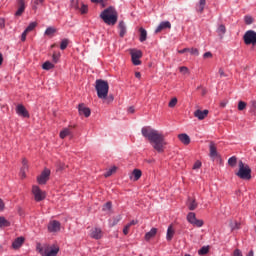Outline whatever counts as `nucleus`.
Segmentation results:
<instances>
[{
    "label": "nucleus",
    "mask_w": 256,
    "mask_h": 256,
    "mask_svg": "<svg viewBox=\"0 0 256 256\" xmlns=\"http://www.w3.org/2000/svg\"><path fill=\"white\" fill-rule=\"evenodd\" d=\"M141 133L143 137L148 139L155 151L158 153H163V151H165V146L167 145V142H165V135L149 126L143 127Z\"/></svg>",
    "instance_id": "obj_1"
},
{
    "label": "nucleus",
    "mask_w": 256,
    "mask_h": 256,
    "mask_svg": "<svg viewBox=\"0 0 256 256\" xmlns=\"http://www.w3.org/2000/svg\"><path fill=\"white\" fill-rule=\"evenodd\" d=\"M100 17L106 25H115L118 19L117 10L113 7H109L100 14Z\"/></svg>",
    "instance_id": "obj_2"
},
{
    "label": "nucleus",
    "mask_w": 256,
    "mask_h": 256,
    "mask_svg": "<svg viewBox=\"0 0 256 256\" xmlns=\"http://www.w3.org/2000/svg\"><path fill=\"white\" fill-rule=\"evenodd\" d=\"M36 251H38L41 256H57V253H59V248L55 245L51 246L49 244L37 243Z\"/></svg>",
    "instance_id": "obj_3"
},
{
    "label": "nucleus",
    "mask_w": 256,
    "mask_h": 256,
    "mask_svg": "<svg viewBox=\"0 0 256 256\" xmlns=\"http://www.w3.org/2000/svg\"><path fill=\"white\" fill-rule=\"evenodd\" d=\"M95 89L99 99H107V95H109V82L98 79L96 80Z\"/></svg>",
    "instance_id": "obj_4"
},
{
    "label": "nucleus",
    "mask_w": 256,
    "mask_h": 256,
    "mask_svg": "<svg viewBox=\"0 0 256 256\" xmlns=\"http://www.w3.org/2000/svg\"><path fill=\"white\" fill-rule=\"evenodd\" d=\"M237 177L240 179H245L249 181L251 179V168L249 165H245L243 161L239 162V171L236 173Z\"/></svg>",
    "instance_id": "obj_5"
},
{
    "label": "nucleus",
    "mask_w": 256,
    "mask_h": 256,
    "mask_svg": "<svg viewBox=\"0 0 256 256\" xmlns=\"http://www.w3.org/2000/svg\"><path fill=\"white\" fill-rule=\"evenodd\" d=\"M244 43L245 45H253L255 47L256 45V32L253 30H248L245 32L244 36Z\"/></svg>",
    "instance_id": "obj_6"
},
{
    "label": "nucleus",
    "mask_w": 256,
    "mask_h": 256,
    "mask_svg": "<svg viewBox=\"0 0 256 256\" xmlns=\"http://www.w3.org/2000/svg\"><path fill=\"white\" fill-rule=\"evenodd\" d=\"M32 194L34 196L35 201L37 202L43 201L47 197V194H45V192L41 190L39 186L32 187Z\"/></svg>",
    "instance_id": "obj_7"
},
{
    "label": "nucleus",
    "mask_w": 256,
    "mask_h": 256,
    "mask_svg": "<svg viewBox=\"0 0 256 256\" xmlns=\"http://www.w3.org/2000/svg\"><path fill=\"white\" fill-rule=\"evenodd\" d=\"M130 55H131L133 65H140L141 64L140 59L143 57V52H141V50L131 49L130 50Z\"/></svg>",
    "instance_id": "obj_8"
},
{
    "label": "nucleus",
    "mask_w": 256,
    "mask_h": 256,
    "mask_svg": "<svg viewBox=\"0 0 256 256\" xmlns=\"http://www.w3.org/2000/svg\"><path fill=\"white\" fill-rule=\"evenodd\" d=\"M187 221H188V223H190L194 227H201L205 223V222H203V220L197 219V216L195 215L194 212L188 213Z\"/></svg>",
    "instance_id": "obj_9"
},
{
    "label": "nucleus",
    "mask_w": 256,
    "mask_h": 256,
    "mask_svg": "<svg viewBox=\"0 0 256 256\" xmlns=\"http://www.w3.org/2000/svg\"><path fill=\"white\" fill-rule=\"evenodd\" d=\"M51 175V170L44 169V171L40 174V176L37 177V182L39 185H45L47 181H49V177Z\"/></svg>",
    "instance_id": "obj_10"
},
{
    "label": "nucleus",
    "mask_w": 256,
    "mask_h": 256,
    "mask_svg": "<svg viewBox=\"0 0 256 256\" xmlns=\"http://www.w3.org/2000/svg\"><path fill=\"white\" fill-rule=\"evenodd\" d=\"M49 233H57L61 231V223L57 220H52L48 224Z\"/></svg>",
    "instance_id": "obj_11"
},
{
    "label": "nucleus",
    "mask_w": 256,
    "mask_h": 256,
    "mask_svg": "<svg viewBox=\"0 0 256 256\" xmlns=\"http://www.w3.org/2000/svg\"><path fill=\"white\" fill-rule=\"evenodd\" d=\"M16 113L17 115H19L20 117H25V118H29V111H27V109L25 108V106H23V104H18L16 107Z\"/></svg>",
    "instance_id": "obj_12"
},
{
    "label": "nucleus",
    "mask_w": 256,
    "mask_h": 256,
    "mask_svg": "<svg viewBox=\"0 0 256 256\" xmlns=\"http://www.w3.org/2000/svg\"><path fill=\"white\" fill-rule=\"evenodd\" d=\"M18 9L15 13L16 17H21L25 13V0H18Z\"/></svg>",
    "instance_id": "obj_13"
},
{
    "label": "nucleus",
    "mask_w": 256,
    "mask_h": 256,
    "mask_svg": "<svg viewBox=\"0 0 256 256\" xmlns=\"http://www.w3.org/2000/svg\"><path fill=\"white\" fill-rule=\"evenodd\" d=\"M208 115H209V110L198 109L194 112V117L199 119V121H203V119H205V117H207Z\"/></svg>",
    "instance_id": "obj_14"
},
{
    "label": "nucleus",
    "mask_w": 256,
    "mask_h": 256,
    "mask_svg": "<svg viewBox=\"0 0 256 256\" xmlns=\"http://www.w3.org/2000/svg\"><path fill=\"white\" fill-rule=\"evenodd\" d=\"M78 111L80 115H84L85 117L91 116V109L85 107V104H79Z\"/></svg>",
    "instance_id": "obj_15"
},
{
    "label": "nucleus",
    "mask_w": 256,
    "mask_h": 256,
    "mask_svg": "<svg viewBox=\"0 0 256 256\" xmlns=\"http://www.w3.org/2000/svg\"><path fill=\"white\" fill-rule=\"evenodd\" d=\"M90 236L92 239L99 240L101 237H103V231H101V228H93L91 230Z\"/></svg>",
    "instance_id": "obj_16"
},
{
    "label": "nucleus",
    "mask_w": 256,
    "mask_h": 256,
    "mask_svg": "<svg viewBox=\"0 0 256 256\" xmlns=\"http://www.w3.org/2000/svg\"><path fill=\"white\" fill-rule=\"evenodd\" d=\"M209 149L211 159H217V157H219V153L217 152V146H215L214 142H210Z\"/></svg>",
    "instance_id": "obj_17"
},
{
    "label": "nucleus",
    "mask_w": 256,
    "mask_h": 256,
    "mask_svg": "<svg viewBox=\"0 0 256 256\" xmlns=\"http://www.w3.org/2000/svg\"><path fill=\"white\" fill-rule=\"evenodd\" d=\"M163 29H171V22L169 21L161 22L159 26L156 28L155 33H161Z\"/></svg>",
    "instance_id": "obj_18"
},
{
    "label": "nucleus",
    "mask_w": 256,
    "mask_h": 256,
    "mask_svg": "<svg viewBox=\"0 0 256 256\" xmlns=\"http://www.w3.org/2000/svg\"><path fill=\"white\" fill-rule=\"evenodd\" d=\"M178 139L183 145H189V143H191V138L186 133L179 134Z\"/></svg>",
    "instance_id": "obj_19"
},
{
    "label": "nucleus",
    "mask_w": 256,
    "mask_h": 256,
    "mask_svg": "<svg viewBox=\"0 0 256 256\" xmlns=\"http://www.w3.org/2000/svg\"><path fill=\"white\" fill-rule=\"evenodd\" d=\"M23 243H25V238L18 237L12 243V247H13V249H19V247H21V245H23Z\"/></svg>",
    "instance_id": "obj_20"
},
{
    "label": "nucleus",
    "mask_w": 256,
    "mask_h": 256,
    "mask_svg": "<svg viewBox=\"0 0 256 256\" xmlns=\"http://www.w3.org/2000/svg\"><path fill=\"white\" fill-rule=\"evenodd\" d=\"M118 29H119V36L125 37V34L127 33V26H125V22L123 21L119 22Z\"/></svg>",
    "instance_id": "obj_21"
},
{
    "label": "nucleus",
    "mask_w": 256,
    "mask_h": 256,
    "mask_svg": "<svg viewBox=\"0 0 256 256\" xmlns=\"http://www.w3.org/2000/svg\"><path fill=\"white\" fill-rule=\"evenodd\" d=\"M141 175H143V173L140 169H134L132 171V176H130V179L133 178V181H139V179H141Z\"/></svg>",
    "instance_id": "obj_22"
},
{
    "label": "nucleus",
    "mask_w": 256,
    "mask_h": 256,
    "mask_svg": "<svg viewBox=\"0 0 256 256\" xmlns=\"http://www.w3.org/2000/svg\"><path fill=\"white\" fill-rule=\"evenodd\" d=\"M157 235V228H152L149 232L145 234V240L146 241H151L153 237Z\"/></svg>",
    "instance_id": "obj_23"
},
{
    "label": "nucleus",
    "mask_w": 256,
    "mask_h": 256,
    "mask_svg": "<svg viewBox=\"0 0 256 256\" xmlns=\"http://www.w3.org/2000/svg\"><path fill=\"white\" fill-rule=\"evenodd\" d=\"M187 205L190 211H195L197 209V201H195V199L192 200L191 198H188Z\"/></svg>",
    "instance_id": "obj_24"
},
{
    "label": "nucleus",
    "mask_w": 256,
    "mask_h": 256,
    "mask_svg": "<svg viewBox=\"0 0 256 256\" xmlns=\"http://www.w3.org/2000/svg\"><path fill=\"white\" fill-rule=\"evenodd\" d=\"M140 32V38L139 41L143 43L144 41H147V30H145L143 27L139 29Z\"/></svg>",
    "instance_id": "obj_25"
},
{
    "label": "nucleus",
    "mask_w": 256,
    "mask_h": 256,
    "mask_svg": "<svg viewBox=\"0 0 256 256\" xmlns=\"http://www.w3.org/2000/svg\"><path fill=\"white\" fill-rule=\"evenodd\" d=\"M173 235H175V230H173V226H169L166 234L167 241H171V239H173Z\"/></svg>",
    "instance_id": "obj_26"
},
{
    "label": "nucleus",
    "mask_w": 256,
    "mask_h": 256,
    "mask_svg": "<svg viewBox=\"0 0 256 256\" xmlns=\"http://www.w3.org/2000/svg\"><path fill=\"white\" fill-rule=\"evenodd\" d=\"M69 135H71V130L69 128H64L60 132V139H65V137H69Z\"/></svg>",
    "instance_id": "obj_27"
},
{
    "label": "nucleus",
    "mask_w": 256,
    "mask_h": 256,
    "mask_svg": "<svg viewBox=\"0 0 256 256\" xmlns=\"http://www.w3.org/2000/svg\"><path fill=\"white\" fill-rule=\"evenodd\" d=\"M1 227H11V222L5 219V217H0V228Z\"/></svg>",
    "instance_id": "obj_28"
},
{
    "label": "nucleus",
    "mask_w": 256,
    "mask_h": 256,
    "mask_svg": "<svg viewBox=\"0 0 256 256\" xmlns=\"http://www.w3.org/2000/svg\"><path fill=\"white\" fill-rule=\"evenodd\" d=\"M55 67V65L49 61H46L43 65H42V69H44L45 71H50V69H53Z\"/></svg>",
    "instance_id": "obj_29"
},
{
    "label": "nucleus",
    "mask_w": 256,
    "mask_h": 256,
    "mask_svg": "<svg viewBox=\"0 0 256 256\" xmlns=\"http://www.w3.org/2000/svg\"><path fill=\"white\" fill-rule=\"evenodd\" d=\"M206 0H200L199 1V4H198V8H197V11L199 13H203L204 9H205V5H206Z\"/></svg>",
    "instance_id": "obj_30"
},
{
    "label": "nucleus",
    "mask_w": 256,
    "mask_h": 256,
    "mask_svg": "<svg viewBox=\"0 0 256 256\" xmlns=\"http://www.w3.org/2000/svg\"><path fill=\"white\" fill-rule=\"evenodd\" d=\"M121 215H118L116 217H113L112 219H110V225L112 227H115V225H117V223H119V221H121Z\"/></svg>",
    "instance_id": "obj_31"
},
{
    "label": "nucleus",
    "mask_w": 256,
    "mask_h": 256,
    "mask_svg": "<svg viewBox=\"0 0 256 256\" xmlns=\"http://www.w3.org/2000/svg\"><path fill=\"white\" fill-rule=\"evenodd\" d=\"M69 45V39H63L60 43V49L62 51H65L67 49V46Z\"/></svg>",
    "instance_id": "obj_32"
},
{
    "label": "nucleus",
    "mask_w": 256,
    "mask_h": 256,
    "mask_svg": "<svg viewBox=\"0 0 256 256\" xmlns=\"http://www.w3.org/2000/svg\"><path fill=\"white\" fill-rule=\"evenodd\" d=\"M228 165H230V167H235L237 165V157L232 156L228 159Z\"/></svg>",
    "instance_id": "obj_33"
},
{
    "label": "nucleus",
    "mask_w": 256,
    "mask_h": 256,
    "mask_svg": "<svg viewBox=\"0 0 256 256\" xmlns=\"http://www.w3.org/2000/svg\"><path fill=\"white\" fill-rule=\"evenodd\" d=\"M226 32H227V29L225 28V25H223V24H221L217 29L218 35H225Z\"/></svg>",
    "instance_id": "obj_34"
},
{
    "label": "nucleus",
    "mask_w": 256,
    "mask_h": 256,
    "mask_svg": "<svg viewBox=\"0 0 256 256\" xmlns=\"http://www.w3.org/2000/svg\"><path fill=\"white\" fill-rule=\"evenodd\" d=\"M247 109V103L244 101L238 102V111H245Z\"/></svg>",
    "instance_id": "obj_35"
},
{
    "label": "nucleus",
    "mask_w": 256,
    "mask_h": 256,
    "mask_svg": "<svg viewBox=\"0 0 256 256\" xmlns=\"http://www.w3.org/2000/svg\"><path fill=\"white\" fill-rule=\"evenodd\" d=\"M207 253H209V247H207V246H203V247L198 251V254H199V255H207Z\"/></svg>",
    "instance_id": "obj_36"
},
{
    "label": "nucleus",
    "mask_w": 256,
    "mask_h": 256,
    "mask_svg": "<svg viewBox=\"0 0 256 256\" xmlns=\"http://www.w3.org/2000/svg\"><path fill=\"white\" fill-rule=\"evenodd\" d=\"M35 27H37V23L36 22H32L28 25V27L25 29L28 33H31V31H33V29H35Z\"/></svg>",
    "instance_id": "obj_37"
},
{
    "label": "nucleus",
    "mask_w": 256,
    "mask_h": 256,
    "mask_svg": "<svg viewBox=\"0 0 256 256\" xmlns=\"http://www.w3.org/2000/svg\"><path fill=\"white\" fill-rule=\"evenodd\" d=\"M115 171H117V167H112L104 174V177H111L112 174L115 173Z\"/></svg>",
    "instance_id": "obj_38"
},
{
    "label": "nucleus",
    "mask_w": 256,
    "mask_h": 256,
    "mask_svg": "<svg viewBox=\"0 0 256 256\" xmlns=\"http://www.w3.org/2000/svg\"><path fill=\"white\" fill-rule=\"evenodd\" d=\"M72 9H79V0H71Z\"/></svg>",
    "instance_id": "obj_39"
},
{
    "label": "nucleus",
    "mask_w": 256,
    "mask_h": 256,
    "mask_svg": "<svg viewBox=\"0 0 256 256\" xmlns=\"http://www.w3.org/2000/svg\"><path fill=\"white\" fill-rule=\"evenodd\" d=\"M57 30L53 27H48L45 31V35H53Z\"/></svg>",
    "instance_id": "obj_40"
},
{
    "label": "nucleus",
    "mask_w": 256,
    "mask_h": 256,
    "mask_svg": "<svg viewBox=\"0 0 256 256\" xmlns=\"http://www.w3.org/2000/svg\"><path fill=\"white\" fill-rule=\"evenodd\" d=\"M175 105H177V98H176V97H174V98H172V99L170 100L168 106H169L171 109H173V107H175Z\"/></svg>",
    "instance_id": "obj_41"
},
{
    "label": "nucleus",
    "mask_w": 256,
    "mask_h": 256,
    "mask_svg": "<svg viewBox=\"0 0 256 256\" xmlns=\"http://www.w3.org/2000/svg\"><path fill=\"white\" fill-rule=\"evenodd\" d=\"M189 53H190L191 55H195V57H198V55H199V50H198L197 48H191V49H189Z\"/></svg>",
    "instance_id": "obj_42"
},
{
    "label": "nucleus",
    "mask_w": 256,
    "mask_h": 256,
    "mask_svg": "<svg viewBox=\"0 0 256 256\" xmlns=\"http://www.w3.org/2000/svg\"><path fill=\"white\" fill-rule=\"evenodd\" d=\"M244 21H245L246 25H251L253 23V17L245 16Z\"/></svg>",
    "instance_id": "obj_43"
},
{
    "label": "nucleus",
    "mask_w": 256,
    "mask_h": 256,
    "mask_svg": "<svg viewBox=\"0 0 256 256\" xmlns=\"http://www.w3.org/2000/svg\"><path fill=\"white\" fill-rule=\"evenodd\" d=\"M179 70H180V73H182L183 75H187V73H189V68L185 66H181Z\"/></svg>",
    "instance_id": "obj_44"
},
{
    "label": "nucleus",
    "mask_w": 256,
    "mask_h": 256,
    "mask_svg": "<svg viewBox=\"0 0 256 256\" xmlns=\"http://www.w3.org/2000/svg\"><path fill=\"white\" fill-rule=\"evenodd\" d=\"M80 11H81V13H82V14L87 13V11H88V7H87V5H85V4H83V3H81Z\"/></svg>",
    "instance_id": "obj_45"
},
{
    "label": "nucleus",
    "mask_w": 256,
    "mask_h": 256,
    "mask_svg": "<svg viewBox=\"0 0 256 256\" xmlns=\"http://www.w3.org/2000/svg\"><path fill=\"white\" fill-rule=\"evenodd\" d=\"M111 210V202H107L104 206H103V211H110Z\"/></svg>",
    "instance_id": "obj_46"
},
{
    "label": "nucleus",
    "mask_w": 256,
    "mask_h": 256,
    "mask_svg": "<svg viewBox=\"0 0 256 256\" xmlns=\"http://www.w3.org/2000/svg\"><path fill=\"white\" fill-rule=\"evenodd\" d=\"M193 169H201V161H196L193 165Z\"/></svg>",
    "instance_id": "obj_47"
},
{
    "label": "nucleus",
    "mask_w": 256,
    "mask_h": 256,
    "mask_svg": "<svg viewBox=\"0 0 256 256\" xmlns=\"http://www.w3.org/2000/svg\"><path fill=\"white\" fill-rule=\"evenodd\" d=\"M129 229H131V226L127 224L123 229L124 235H129Z\"/></svg>",
    "instance_id": "obj_48"
},
{
    "label": "nucleus",
    "mask_w": 256,
    "mask_h": 256,
    "mask_svg": "<svg viewBox=\"0 0 256 256\" xmlns=\"http://www.w3.org/2000/svg\"><path fill=\"white\" fill-rule=\"evenodd\" d=\"M28 33H29L28 31L24 30V32L21 35V41H26L27 40V34Z\"/></svg>",
    "instance_id": "obj_49"
},
{
    "label": "nucleus",
    "mask_w": 256,
    "mask_h": 256,
    "mask_svg": "<svg viewBox=\"0 0 256 256\" xmlns=\"http://www.w3.org/2000/svg\"><path fill=\"white\" fill-rule=\"evenodd\" d=\"M233 256H243V252H241V250H239V249H235Z\"/></svg>",
    "instance_id": "obj_50"
},
{
    "label": "nucleus",
    "mask_w": 256,
    "mask_h": 256,
    "mask_svg": "<svg viewBox=\"0 0 256 256\" xmlns=\"http://www.w3.org/2000/svg\"><path fill=\"white\" fill-rule=\"evenodd\" d=\"M211 57H213V54L211 52H206L204 53L203 55V58L204 59H211Z\"/></svg>",
    "instance_id": "obj_51"
},
{
    "label": "nucleus",
    "mask_w": 256,
    "mask_h": 256,
    "mask_svg": "<svg viewBox=\"0 0 256 256\" xmlns=\"http://www.w3.org/2000/svg\"><path fill=\"white\" fill-rule=\"evenodd\" d=\"M231 229H232V231H235V229H239V223H237V222L232 223Z\"/></svg>",
    "instance_id": "obj_52"
},
{
    "label": "nucleus",
    "mask_w": 256,
    "mask_h": 256,
    "mask_svg": "<svg viewBox=\"0 0 256 256\" xmlns=\"http://www.w3.org/2000/svg\"><path fill=\"white\" fill-rule=\"evenodd\" d=\"M59 57H60L59 54H55V53L53 54L52 59H53L54 63H57L59 61Z\"/></svg>",
    "instance_id": "obj_53"
},
{
    "label": "nucleus",
    "mask_w": 256,
    "mask_h": 256,
    "mask_svg": "<svg viewBox=\"0 0 256 256\" xmlns=\"http://www.w3.org/2000/svg\"><path fill=\"white\" fill-rule=\"evenodd\" d=\"M22 165H23V166H22V169H29V166H27V159L24 158V159L22 160Z\"/></svg>",
    "instance_id": "obj_54"
},
{
    "label": "nucleus",
    "mask_w": 256,
    "mask_h": 256,
    "mask_svg": "<svg viewBox=\"0 0 256 256\" xmlns=\"http://www.w3.org/2000/svg\"><path fill=\"white\" fill-rule=\"evenodd\" d=\"M0 29H5V19L0 18Z\"/></svg>",
    "instance_id": "obj_55"
},
{
    "label": "nucleus",
    "mask_w": 256,
    "mask_h": 256,
    "mask_svg": "<svg viewBox=\"0 0 256 256\" xmlns=\"http://www.w3.org/2000/svg\"><path fill=\"white\" fill-rule=\"evenodd\" d=\"M92 3H102L103 5H105V3L107 2V0H91Z\"/></svg>",
    "instance_id": "obj_56"
},
{
    "label": "nucleus",
    "mask_w": 256,
    "mask_h": 256,
    "mask_svg": "<svg viewBox=\"0 0 256 256\" xmlns=\"http://www.w3.org/2000/svg\"><path fill=\"white\" fill-rule=\"evenodd\" d=\"M219 75L220 77H227V75L225 74V71H223V68L219 69Z\"/></svg>",
    "instance_id": "obj_57"
},
{
    "label": "nucleus",
    "mask_w": 256,
    "mask_h": 256,
    "mask_svg": "<svg viewBox=\"0 0 256 256\" xmlns=\"http://www.w3.org/2000/svg\"><path fill=\"white\" fill-rule=\"evenodd\" d=\"M5 209V203L3 202V199L0 198V211H3Z\"/></svg>",
    "instance_id": "obj_58"
},
{
    "label": "nucleus",
    "mask_w": 256,
    "mask_h": 256,
    "mask_svg": "<svg viewBox=\"0 0 256 256\" xmlns=\"http://www.w3.org/2000/svg\"><path fill=\"white\" fill-rule=\"evenodd\" d=\"M25 171H27V168H21L20 170L21 177H25Z\"/></svg>",
    "instance_id": "obj_59"
},
{
    "label": "nucleus",
    "mask_w": 256,
    "mask_h": 256,
    "mask_svg": "<svg viewBox=\"0 0 256 256\" xmlns=\"http://www.w3.org/2000/svg\"><path fill=\"white\" fill-rule=\"evenodd\" d=\"M138 221L137 220H132L130 223H128L129 227L132 225H137Z\"/></svg>",
    "instance_id": "obj_60"
},
{
    "label": "nucleus",
    "mask_w": 256,
    "mask_h": 256,
    "mask_svg": "<svg viewBox=\"0 0 256 256\" xmlns=\"http://www.w3.org/2000/svg\"><path fill=\"white\" fill-rule=\"evenodd\" d=\"M128 113H135V107H133V106L129 107Z\"/></svg>",
    "instance_id": "obj_61"
},
{
    "label": "nucleus",
    "mask_w": 256,
    "mask_h": 256,
    "mask_svg": "<svg viewBox=\"0 0 256 256\" xmlns=\"http://www.w3.org/2000/svg\"><path fill=\"white\" fill-rule=\"evenodd\" d=\"M187 51H189V48H184L182 50H179L178 53L183 54V53H187Z\"/></svg>",
    "instance_id": "obj_62"
},
{
    "label": "nucleus",
    "mask_w": 256,
    "mask_h": 256,
    "mask_svg": "<svg viewBox=\"0 0 256 256\" xmlns=\"http://www.w3.org/2000/svg\"><path fill=\"white\" fill-rule=\"evenodd\" d=\"M45 0H35V5H40L41 3H44Z\"/></svg>",
    "instance_id": "obj_63"
},
{
    "label": "nucleus",
    "mask_w": 256,
    "mask_h": 256,
    "mask_svg": "<svg viewBox=\"0 0 256 256\" xmlns=\"http://www.w3.org/2000/svg\"><path fill=\"white\" fill-rule=\"evenodd\" d=\"M251 105H252V109H256V101H252Z\"/></svg>",
    "instance_id": "obj_64"
}]
</instances>
